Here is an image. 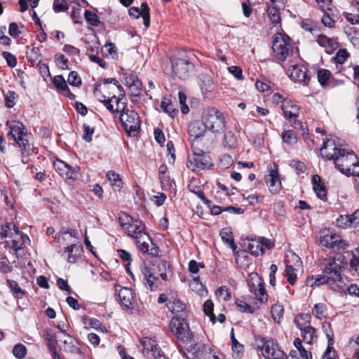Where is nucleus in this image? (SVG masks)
<instances>
[{
  "instance_id": "nucleus-42",
  "label": "nucleus",
  "mask_w": 359,
  "mask_h": 359,
  "mask_svg": "<svg viewBox=\"0 0 359 359\" xmlns=\"http://www.w3.org/2000/svg\"><path fill=\"white\" fill-rule=\"evenodd\" d=\"M61 332L64 334L65 337V339L62 340V342L64 344V349L67 351H74L76 348L75 347L74 344V340L72 336L69 334H67L65 330L60 329Z\"/></svg>"
},
{
  "instance_id": "nucleus-35",
  "label": "nucleus",
  "mask_w": 359,
  "mask_h": 359,
  "mask_svg": "<svg viewBox=\"0 0 359 359\" xmlns=\"http://www.w3.org/2000/svg\"><path fill=\"white\" fill-rule=\"evenodd\" d=\"M7 285L13 295L18 299H22L25 294V292L21 289L18 283L13 280L8 279L6 280Z\"/></svg>"
},
{
  "instance_id": "nucleus-4",
  "label": "nucleus",
  "mask_w": 359,
  "mask_h": 359,
  "mask_svg": "<svg viewBox=\"0 0 359 359\" xmlns=\"http://www.w3.org/2000/svg\"><path fill=\"white\" fill-rule=\"evenodd\" d=\"M119 222L123 230L135 239L137 247L142 253H148L153 257L158 255V248L145 231V226L142 221L133 219L130 215L123 213L119 217Z\"/></svg>"
},
{
  "instance_id": "nucleus-62",
  "label": "nucleus",
  "mask_w": 359,
  "mask_h": 359,
  "mask_svg": "<svg viewBox=\"0 0 359 359\" xmlns=\"http://www.w3.org/2000/svg\"><path fill=\"white\" fill-rule=\"evenodd\" d=\"M331 73L327 69H320L318 72V79L321 85H325L330 79Z\"/></svg>"
},
{
  "instance_id": "nucleus-53",
  "label": "nucleus",
  "mask_w": 359,
  "mask_h": 359,
  "mask_svg": "<svg viewBox=\"0 0 359 359\" xmlns=\"http://www.w3.org/2000/svg\"><path fill=\"white\" fill-rule=\"evenodd\" d=\"M85 18L90 25L94 27L98 26L100 22L99 17L95 13L87 10L85 11Z\"/></svg>"
},
{
  "instance_id": "nucleus-58",
  "label": "nucleus",
  "mask_w": 359,
  "mask_h": 359,
  "mask_svg": "<svg viewBox=\"0 0 359 359\" xmlns=\"http://www.w3.org/2000/svg\"><path fill=\"white\" fill-rule=\"evenodd\" d=\"M322 328L328 339V343H330V344H333L334 333L332 330L331 325L326 322L323 323Z\"/></svg>"
},
{
  "instance_id": "nucleus-45",
  "label": "nucleus",
  "mask_w": 359,
  "mask_h": 359,
  "mask_svg": "<svg viewBox=\"0 0 359 359\" xmlns=\"http://www.w3.org/2000/svg\"><path fill=\"white\" fill-rule=\"evenodd\" d=\"M337 224L339 227L343 228V229H346L348 227H353L351 215H341L337 219Z\"/></svg>"
},
{
  "instance_id": "nucleus-31",
  "label": "nucleus",
  "mask_w": 359,
  "mask_h": 359,
  "mask_svg": "<svg viewBox=\"0 0 359 359\" xmlns=\"http://www.w3.org/2000/svg\"><path fill=\"white\" fill-rule=\"evenodd\" d=\"M264 242L260 240H251L248 245L250 253L254 256H259L264 253Z\"/></svg>"
},
{
  "instance_id": "nucleus-41",
  "label": "nucleus",
  "mask_w": 359,
  "mask_h": 359,
  "mask_svg": "<svg viewBox=\"0 0 359 359\" xmlns=\"http://www.w3.org/2000/svg\"><path fill=\"white\" fill-rule=\"evenodd\" d=\"M271 313L273 320L280 323L283 318V306L279 304H274L271 306Z\"/></svg>"
},
{
  "instance_id": "nucleus-12",
  "label": "nucleus",
  "mask_w": 359,
  "mask_h": 359,
  "mask_svg": "<svg viewBox=\"0 0 359 359\" xmlns=\"http://www.w3.org/2000/svg\"><path fill=\"white\" fill-rule=\"evenodd\" d=\"M202 118L207 129L213 133L224 131L226 122L224 114H204Z\"/></svg>"
},
{
  "instance_id": "nucleus-24",
  "label": "nucleus",
  "mask_w": 359,
  "mask_h": 359,
  "mask_svg": "<svg viewBox=\"0 0 359 359\" xmlns=\"http://www.w3.org/2000/svg\"><path fill=\"white\" fill-rule=\"evenodd\" d=\"M266 182L268 185L269 191L273 193L279 191L281 187V182L278 177V172L277 169H273L270 171L266 178Z\"/></svg>"
},
{
  "instance_id": "nucleus-55",
  "label": "nucleus",
  "mask_w": 359,
  "mask_h": 359,
  "mask_svg": "<svg viewBox=\"0 0 359 359\" xmlns=\"http://www.w3.org/2000/svg\"><path fill=\"white\" fill-rule=\"evenodd\" d=\"M142 7V17L143 18V23L144 26L147 28L150 25V15H149V8L147 3H142L141 5Z\"/></svg>"
},
{
  "instance_id": "nucleus-6",
  "label": "nucleus",
  "mask_w": 359,
  "mask_h": 359,
  "mask_svg": "<svg viewBox=\"0 0 359 359\" xmlns=\"http://www.w3.org/2000/svg\"><path fill=\"white\" fill-rule=\"evenodd\" d=\"M272 49L274 57L280 62H287L292 59L299 60L290 38L285 34L281 33L276 34Z\"/></svg>"
},
{
  "instance_id": "nucleus-56",
  "label": "nucleus",
  "mask_w": 359,
  "mask_h": 359,
  "mask_svg": "<svg viewBox=\"0 0 359 359\" xmlns=\"http://www.w3.org/2000/svg\"><path fill=\"white\" fill-rule=\"evenodd\" d=\"M345 32L353 43H359V32H358L355 28L349 27H346Z\"/></svg>"
},
{
  "instance_id": "nucleus-30",
  "label": "nucleus",
  "mask_w": 359,
  "mask_h": 359,
  "mask_svg": "<svg viewBox=\"0 0 359 359\" xmlns=\"http://www.w3.org/2000/svg\"><path fill=\"white\" fill-rule=\"evenodd\" d=\"M18 227L13 222H6L1 226L0 236L1 238L11 237L17 232Z\"/></svg>"
},
{
  "instance_id": "nucleus-7",
  "label": "nucleus",
  "mask_w": 359,
  "mask_h": 359,
  "mask_svg": "<svg viewBox=\"0 0 359 359\" xmlns=\"http://www.w3.org/2000/svg\"><path fill=\"white\" fill-rule=\"evenodd\" d=\"M247 282L250 292L254 295L257 308H260L268 301V294L264 287V280L258 273H251Z\"/></svg>"
},
{
  "instance_id": "nucleus-36",
  "label": "nucleus",
  "mask_w": 359,
  "mask_h": 359,
  "mask_svg": "<svg viewBox=\"0 0 359 359\" xmlns=\"http://www.w3.org/2000/svg\"><path fill=\"white\" fill-rule=\"evenodd\" d=\"M189 286L191 290L194 291L200 296H205L208 292L205 286L200 281L198 277L193 278V279L190 281Z\"/></svg>"
},
{
  "instance_id": "nucleus-1",
  "label": "nucleus",
  "mask_w": 359,
  "mask_h": 359,
  "mask_svg": "<svg viewBox=\"0 0 359 359\" xmlns=\"http://www.w3.org/2000/svg\"><path fill=\"white\" fill-rule=\"evenodd\" d=\"M342 259L341 255L324 259L322 261L323 274L308 277L306 285L309 287L327 285L334 292H345L347 290L350 295L359 297V287L355 284L347 287L346 279L341 276Z\"/></svg>"
},
{
  "instance_id": "nucleus-18",
  "label": "nucleus",
  "mask_w": 359,
  "mask_h": 359,
  "mask_svg": "<svg viewBox=\"0 0 359 359\" xmlns=\"http://www.w3.org/2000/svg\"><path fill=\"white\" fill-rule=\"evenodd\" d=\"M187 165L193 171L204 170L210 165V157L206 155L189 156Z\"/></svg>"
},
{
  "instance_id": "nucleus-17",
  "label": "nucleus",
  "mask_w": 359,
  "mask_h": 359,
  "mask_svg": "<svg viewBox=\"0 0 359 359\" xmlns=\"http://www.w3.org/2000/svg\"><path fill=\"white\" fill-rule=\"evenodd\" d=\"M172 67L173 73L181 79H186L193 69L192 64L184 59L173 60Z\"/></svg>"
},
{
  "instance_id": "nucleus-43",
  "label": "nucleus",
  "mask_w": 359,
  "mask_h": 359,
  "mask_svg": "<svg viewBox=\"0 0 359 359\" xmlns=\"http://www.w3.org/2000/svg\"><path fill=\"white\" fill-rule=\"evenodd\" d=\"M280 109L283 112H296L299 110V107L294 102L287 99L282 102Z\"/></svg>"
},
{
  "instance_id": "nucleus-37",
  "label": "nucleus",
  "mask_w": 359,
  "mask_h": 359,
  "mask_svg": "<svg viewBox=\"0 0 359 359\" xmlns=\"http://www.w3.org/2000/svg\"><path fill=\"white\" fill-rule=\"evenodd\" d=\"M236 304L238 308L239 311L247 313H253L257 309H259L257 308L255 304V300H254V304L252 306L248 304L245 302V300L243 299H237L236 302Z\"/></svg>"
},
{
  "instance_id": "nucleus-49",
  "label": "nucleus",
  "mask_w": 359,
  "mask_h": 359,
  "mask_svg": "<svg viewBox=\"0 0 359 359\" xmlns=\"http://www.w3.org/2000/svg\"><path fill=\"white\" fill-rule=\"evenodd\" d=\"M213 308H214V304L212 301L211 300H206L203 305V311L205 315L208 316L210 318V320L215 323V316L213 313Z\"/></svg>"
},
{
  "instance_id": "nucleus-64",
  "label": "nucleus",
  "mask_w": 359,
  "mask_h": 359,
  "mask_svg": "<svg viewBox=\"0 0 359 359\" xmlns=\"http://www.w3.org/2000/svg\"><path fill=\"white\" fill-rule=\"evenodd\" d=\"M351 267L359 275V249L353 253L351 261Z\"/></svg>"
},
{
  "instance_id": "nucleus-23",
  "label": "nucleus",
  "mask_w": 359,
  "mask_h": 359,
  "mask_svg": "<svg viewBox=\"0 0 359 359\" xmlns=\"http://www.w3.org/2000/svg\"><path fill=\"white\" fill-rule=\"evenodd\" d=\"M152 269L156 268V275L161 280H168L172 276L168 262L165 260H158L155 264L151 266Z\"/></svg>"
},
{
  "instance_id": "nucleus-14",
  "label": "nucleus",
  "mask_w": 359,
  "mask_h": 359,
  "mask_svg": "<svg viewBox=\"0 0 359 359\" xmlns=\"http://www.w3.org/2000/svg\"><path fill=\"white\" fill-rule=\"evenodd\" d=\"M144 284L150 290H156L161 284V278L156 275V268L144 264L142 269Z\"/></svg>"
},
{
  "instance_id": "nucleus-32",
  "label": "nucleus",
  "mask_w": 359,
  "mask_h": 359,
  "mask_svg": "<svg viewBox=\"0 0 359 359\" xmlns=\"http://www.w3.org/2000/svg\"><path fill=\"white\" fill-rule=\"evenodd\" d=\"M168 309L173 313H182V316H184L185 313L186 305L179 299L174 298L172 300H170L167 304Z\"/></svg>"
},
{
  "instance_id": "nucleus-19",
  "label": "nucleus",
  "mask_w": 359,
  "mask_h": 359,
  "mask_svg": "<svg viewBox=\"0 0 359 359\" xmlns=\"http://www.w3.org/2000/svg\"><path fill=\"white\" fill-rule=\"evenodd\" d=\"M54 168L62 177L66 179H74L76 174L79 172V166L72 167L62 161L57 160L54 162Z\"/></svg>"
},
{
  "instance_id": "nucleus-20",
  "label": "nucleus",
  "mask_w": 359,
  "mask_h": 359,
  "mask_svg": "<svg viewBox=\"0 0 359 359\" xmlns=\"http://www.w3.org/2000/svg\"><path fill=\"white\" fill-rule=\"evenodd\" d=\"M291 259L294 264V266L290 264L289 260H287L285 276L290 284L294 285L297 279V274L295 271L297 270V269L295 267H299L302 262L299 257L295 254L291 255Z\"/></svg>"
},
{
  "instance_id": "nucleus-22",
  "label": "nucleus",
  "mask_w": 359,
  "mask_h": 359,
  "mask_svg": "<svg viewBox=\"0 0 359 359\" xmlns=\"http://www.w3.org/2000/svg\"><path fill=\"white\" fill-rule=\"evenodd\" d=\"M118 297L123 309L130 310L133 309L135 293L133 290L128 287L121 288L118 292Z\"/></svg>"
},
{
  "instance_id": "nucleus-15",
  "label": "nucleus",
  "mask_w": 359,
  "mask_h": 359,
  "mask_svg": "<svg viewBox=\"0 0 359 359\" xmlns=\"http://www.w3.org/2000/svg\"><path fill=\"white\" fill-rule=\"evenodd\" d=\"M11 238V241L1 242L0 245L4 248L13 250L16 253L22 250L26 243H29L30 242L29 237L25 234L20 233L19 229L13 234Z\"/></svg>"
},
{
  "instance_id": "nucleus-47",
  "label": "nucleus",
  "mask_w": 359,
  "mask_h": 359,
  "mask_svg": "<svg viewBox=\"0 0 359 359\" xmlns=\"http://www.w3.org/2000/svg\"><path fill=\"white\" fill-rule=\"evenodd\" d=\"M282 139L287 144H294L297 141L296 135L292 130H284L282 133Z\"/></svg>"
},
{
  "instance_id": "nucleus-16",
  "label": "nucleus",
  "mask_w": 359,
  "mask_h": 359,
  "mask_svg": "<svg viewBox=\"0 0 359 359\" xmlns=\"http://www.w3.org/2000/svg\"><path fill=\"white\" fill-rule=\"evenodd\" d=\"M142 346V352L148 359H155L160 354V348L155 340L149 337H144L140 340Z\"/></svg>"
},
{
  "instance_id": "nucleus-29",
  "label": "nucleus",
  "mask_w": 359,
  "mask_h": 359,
  "mask_svg": "<svg viewBox=\"0 0 359 359\" xmlns=\"http://www.w3.org/2000/svg\"><path fill=\"white\" fill-rule=\"evenodd\" d=\"M70 245L66 248L64 253L66 252H68L67 262L69 263H74L76 262V259L78 256L82 252V247L80 245H76V243H74V242H70Z\"/></svg>"
},
{
  "instance_id": "nucleus-40",
  "label": "nucleus",
  "mask_w": 359,
  "mask_h": 359,
  "mask_svg": "<svg viewBox=\"0 0 359 359\" xmlns=\"http://www.w3.org/2000/svg\"><path fill=\"white\" fill-rule=\"evenodd\" d=\"M311 317L308 313L298 315L294 319L296 326L300 329L310 325Z\"/></svg>"
},
{
  "instance_id": "nucleus-3",
  "label": "nucleus",
  "mask_w": 359,
  "mask_h": 359,
  "mask_svg": "<svg viewBox=\"0 0 359 359\" xmlns=\"http://www.w3.org/2000/svg\"><path fill=\"white\" fill-rule=\"evenodd\" d=\"M94 93L95 97L104 103L107 109L111 112L129 111V110L126 111V103L124 90L116 79H105L102 83L97 86Z\"/></svg>"
},
{
  "instance_id": "nucleus-59",
  "label": "nucleus",
  "mask_w": 359,
  "mask_h": 359,
  "mask_svg": "<svg viewBox=\"0 0 359 359\" xmlns=\"http://www.w3.org/2000/svg\"><path fill=\"white\" fill-rule=\"evenodd\" d=\"M179 102L180 104L181 112H189V107L187 104V95L182 91L178 93Z\"/></svg>"
},
{
  "instance_id": "nucleus-27",
  "label": "nucleus",
  "mask_w": 359,
  "mask_h": 359,
  "mask_svg": "<svg viewBox=\"0 0 359 359\" xmlns=\"http://www.w3.org/2000/svg\"><path fill=\"white\" fill-rule=\"evenodd\" d=\"M284 6L285 4L280 6L278 2L274 4L271 3V5L269 6L267 15L273 24L277 25L280 22V10L283 9Z\"/></svg>"
},
{
  "instance_id": "nucleus-44",
  "label": "nucleus",
  "mask_w": 359,
  "mask_h": 359,
  "mask_svg": "<svg viewBox=\"0 0 359 359\" xmlns=\"http://www.w3.org/2000/svg\"><path fill=\"white\" fill-rule=\"evenodd\" d=\"M61 238L64 241H67V245L70 244V242H74V243H76L79 241L78 233L74 229H70L64 232L61 235Z\"/></svg>"
},
{
  "instance_id": "nucleus-9",
  "label": "nucleus",
  "mask_w": 359,
  "mask_h": 359,
  "mask_svg": "<svg viewBox=\"0 0 359 359\" xmlns=\"http://www.w3.org/2000/svg\"><path fill=\"white\" fill-rule=\"evenodd\" d=\"M262 345L259 348L262 351V355L266 359H286L287 356L273 339L263 338L261 339Z\"/></svg>"
},
{
  "instance_id": "nucleus-25",
  "label": "nucleus",
  "mask_w": 359,
  "mask_h": 359,
  "mask_svg": "<svg viewBox=\"0 0 359 359\" xmlns=\"http://www.w3.org/2000/svg\"><path fill=\"white\" fill-rule=\"evenodd\" d=\"M53 82L57 90L60 93L70 99L74 98V95L70 92L67 84V81L65 80L62 76H55L53 79Z\"/></svg>"
},
{
  "instance_id": "nucleus-39",
  "label": "nucleus",
  "mask_w": 359,
  "mask_h": 359,
  "mask_svg": "<svg viewBox=\"0 0 359 359\" xmlns=\"http://www.w3.org/2000/svg\"><path fill=\"white\" fill-rule=\"evenodd\" d=\"M220 236L222 240L227 245H229L233 250H235L236 245H235L233 239L232 232L229 229L224 228L220 231Z\"/></svg>"
},
{
  "instance_id": "nucleus-60",
  "label": "nucleus",
  "mask_w": 359,
  "mask_h": 359,
  "mask_svg": "<svg viewBox=\"0 0 359 359\" xmlns=\"http://www.w3.org/2000/svg\"><path fill=\"white\" fill-rule=\"evenodd\" d=\"M349 56L346 49H340L335 55L334 60L338 64H343Z\"/></svg>"
},
{
  "instance_id": "nucleus-51",
  "label": "nucleus",
  "mask_w": 359,
  "mask_h": 359,
  "mask_svg": "<svg viewBox=\"0 0 359 359\" xmlns=\"http://www.w3.org/2000/svg\"><path fill=\"white\" fill-rule=\"evenodd\" d=\"M326 306L324 304L318 303L315 304L312 313L318 319L325 316Z\"/></svg>"
},
{
  "instance_id": "nucleus-10",
  "label": "nucleus",
  "mask_w": 359,
  "mask_h": 359,
  "mask_svg": "<svg viewBox=\"0 0 359 359\" xmlns=\"http://www.w3.org/2000/svg\"><path fill=\"white\" fill-rule=\"evenodd\" d=\"M169 329L178 339L183 342H188L191 339L190 329L184 318H172L169 324Z\"/></svg>"
},
{
  "instance_id": "nucleus-2",
  "label": "nucleus",
  "mask_w": 359,
  "mask_h": 359,
  "mask_svg": "<svg viewBox=\"0 0 359 359\" xmlns=\"http://www.w3.org/2000/svg\"><path fill=\"white\" fill-rule=\"evenodd\" d=\"M321 155L326 160H333L335 167L346 176L359 173V161L351 150L338 148L334 142L327 140L320 148Z\"/></svg>"
},
{
  "instance_id": "nucleus-26",
  "label": "nucleus",
  "mask_w": 359,
  "mask_h": 359,
  "mask_svg": "<svg viewBox=\"0 0 359 359\" xmlns=\"http://www.w3.org/2000/svg\"><path fill=\"white\" fill-rule=\"evenodd\" d=\"M206 130L207 128L203 120L193 121L189 126V134L191 137H202Z\"/></svg>"
},
{
  "instance_id": "nucleus-13",
  "label": "nucleus",
  "mask_w": 359,
  "mask_h": 359,
  "mask_svg": "<svg viewBox=\"0 0 359 359\" xmlns=\"http://www.w3.org/2000/svg\"><path fill=\"white\" fill-rule=\"evenodd\" d=\"M320 243L322 245L330 248L334 251L344 250L346 248V243L341 237L336 233H325L320 238Z\"/></svg>"
},
{
  "instance_id": "nucleus-34",
  "label": "nucleus",
  "mask_w": 359,
  "mask_h": 359,
  "mask_svg": "<svg viewBox=\"0 0 359 359\" xmlns=\"http://www.w3.org/2000/svg\"><path fill=\"white\" fill-rule=\"evenodd\" d=\"M299 330L302 331V336L306 343L311 344L313 341V339H317L316 329L311 326L309 325L307 327H304Z\"/></svg>"
},
{
  "instance_id": "nucleus-21",
  "label": "nucleus",
  "mask_w": 359,
  "mask_h": 359,
  "mask_svg": "<svg viewBox=\"0 0 359 359\" xmlns=\"http://www.w3.org/2000/svg\"><path fill=\"white\" fill-rule=\"evenodd\" d=\"M124 77V84L130 89L133 97L140 95L142 90V83L137 77L133 74L123 73Z\"/></svg>"
},
{
  "instance_id": "nucleus-33",
  "label": "nucleus",
  "mask_w": 359,
  "mask_h": 359,
  "mask_svg": "<svg viewBox=\"0 0 359 359\" xmlns=\"http://www.w3.org/2000/svg\"><path fill=\"white\" fill-rule=\"evenodd\" d=\"M313 36L316 38V41L322 47L333 48L337 44L334 39L329 38L325 35L322 34L320 32L317 34H315Z\"/></svg>"
},
{
  "instance_id": "nucleus-63",
  "label": "nucleus",
  "mask_w": 359,
  "mask_h": 359,
  "mask_svg": "<svg viewBox=\"0 0 359 359\" xmlns=\"http://www.w3.org/2000/svg\"><path fill=\"white\" fill-rule=\"evenodd\" d=\"M68 83L73 86H79L81 84V79L75 72H72L67 79Z\"/></svg>"
},
{
  "instance_id": "nucleus-8",
  "label": "nucleus",
  "mask_w": 359,
  "mask_h": 359,
  "mask_svg": "<svg viewBox=\"0 0 359 359\" xmlns=\"http://www.w3.org/2000/svg\"><path fill=\"white\" fill-rule=\"evenodd\" d=\"M299 60L292 59L285 62L283 67L286 69L287 74L294 82L307 84L309 76L306 74L304 66L299 65Z\"/></svg>"
},
{
  "instance_id": "nucleus-5",
  "label": "nucleus",
  "mask_w": 359,
  "mask_h": 359,
  "mask_svg": "<svg viewBox=\"0 0 359 359\" xmlns=\"http://www.w3.org/2000/svg\"><path fill=\"white\" fill-rule=\"evenodd\" d=\"M6 126L9 128L8 139L13 140L18 144L23 157L29 155L34 149L32 134L25 130L22 123L17 121H8Z\"/></svg>"
},
{
  "instance_id": "nucleus-50",
  "label": "nucleus",
  "mask_w": 359,
  "mask_h": 359,
  "mask_svg": "<svg viewBox=\"0 0 359 359\" xmlns=\"http://www.w3.org/2000/svg\"><path fill=\"white\" fill-rule=\"evenodd\" d=\"M13 354L18 359H22L27 354V348L22 344H18L13 348Z\"/></svg>"
},
{
  "instance_id": "nucleus-28",
  "label": "nucleus",
  "mask_w": 359,
  "mask_h": 359,
  "mask_svg": "<svg viewBox=\"0 0 359 359\" xmlns=\"http://www.w3.org/2000/svg\"><path fill=\"white\" fill-rule=\"evenodd\" d=\"M311 182L313 184V190L316 196L319 198L324 200L327 196V190L325 185L322 182L321 177L318 175H314L312 177Z\"/></svg>"
},
{
  "instance_id": "nucleus-52",
  "label": "nucleus",
  "mask_w": 359,
  "mask_h": 359,
  "mask_svg": "<svg viewBox=\"0 0 359 359\" xmlns=\"http://www.w3.org/2000/svg\"><path fill=\"white\" fill-rule=\"evenodd\" d=\"M214 88L215 85L210 78L207 77L203 80L202 83L201 84V89L203 94L212 91Z\"/></svg>"
},
{
  "instance_id": "nucleus-11",
  "label": "nucleus",
  "mask_w": 359,
  "mask_h": 359,
  "mask_svg": "<svg viewBox=\"0 0 359 359\" xmlns=\"http://www.w3.org/2000/svg\"><path fill=\"white\" fill-rule=\"evenodd\" d=\"M119 119L129 137H136L138 135L141 125L138 114H120Z\"/></svg>"
},
{
  "instance_id": "nucleus-38",
  "label": "nucleus",
  "mask_w": 359,
  "mask_h": 359,
  "mask_svg": "<svg viewBox=\"0 0 359 359\" xmlns=\"http://www.w3.org/2000/svg\"><path fill=\"white\" fill-rule=\"evenodd\" d=\"M107 177L114 189L120 190L122 187V181L119 175L113 170H109L107 172Z\"/></svg>"
},
{
  "instance_id": "nucleus-46",
  "label": "nucleus",
  "mask_w": 359,
  "mask_h": 359,
  "mask_svg": "<svg viewBox=\"0 0 359 359\" xmlns=\"http://www.w3.org/2000/svg\"><path fill=\"white\" fill-rule=\"evenodd\" d=\"M215 295L219 300L224 302L229 301L231 299V293L229 289L225 286H222L215 292Z\"/></svg>"
},
{
  "instance_id": "nucleus-61",
  "label": "nucleus",
  "mask_w": 359,
  "mask_h": 359,
  "mask_svg": "<svg viewBox=\"0 0 359 359\" xmlns=\"http://www.w3.org/2000/svg\"><path fill=\"white\" fill-rule=\"evenodd\" d=\"M13 270L8 259L6 257L0 258V271L4 273H8Z\"/></svg>"
},
{
  "instance_id": "nucleus-54",
  "label": "nucleus",
  "mask_w": 359,
  "mask_h": 359,
  "mask_svg": "<svg viewBox=\"0 0 359 359\" xmlns=\"http://www.w3.org/2000/svg\"><path fill=\"white\" fill-rule=\"evenodd\" d=\"M53 8L55 13L67 11L69 6L66 0H54Z\"/></svg>"
},
{
  "instance_id": "nucleus-57",
  "label": "nucleus",
  "mask_w": 359,
  "mask_h": 359,
  "mask_svg": "<svg viewBox=\"0 0 359 359\" xmlns=\"http://www.w3.org/2000/svg\"><path fill=\"white\" fill-rule=\"evenodd\" d=\"M285 116L290 123H293L294 128L304 130L303 123L297 119L298 114H285Z\"/></svg>"
},
{
  "instance_id": "nucleus-48",
  "label": "nucleus",
  "mask_w": 359,
  "mask_h": 359,
  "mask_svg": "<svg viewBox=\"0 0 359 359\" xmlns=\"http://www.w3.org/2000/svg\"><path fill=\"white\" fill-rule=\"evenodd\" d=\"M83 135L82 136L83 140L87 142H90L92 141V135L95 132V126L85 123L83 126Z\"/></svg>"
}]
</instances>
